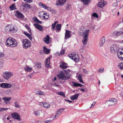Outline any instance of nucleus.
I'll return each mask as SVG.
<instances>
[{
  "label": "nucleus",
  "instance_id": "nucleus-1",
  "mask_svg": "<svg viewBox=\"0 0 123 123\" xmlns=\"http://www.w3.org/2000/svg\"><path fill=\"white\" fill-rule=\"evenodd\" d=\"M85 27L84 26L80 27L79 32L80 34L83 37L82 41L83 43L84 44H87L88 40L89 33L90 32L89 29L85 30Z\"/></svg>",
  "mask_w": 123,
  "mask_h": 123
},
{
  "label": "nucleus",
  "instance_id": "nucleus-2",
  "mask_svg": "<svg viewBox=\"0 0 123 123\" xmlns=\"http://www.w3.org/2000/svg\"><path fill=\"white\" fill-rule=\"evenodd\" d=\"M71 70L69 69L63 70L59 74V78L63 80H66L69 78L71 76L70 73Z\"/></svg>",
  "mask_w": 123,
  "mask_h": 123
},
{
  "label": "nucleus",
  "instance_id": "nucleus-3",
  "mask_svg": "<svg viewBox=\"0 0 123 123\" xmlns=\"http://www.w3.org/2000/svg\"><path fill=\"white\" fill-rule=\"evenodd\" d=\"M6 43L7 46L11 47H15L18 45L17 41L11 37H9L7 38Z\"/></svg>",
  "mask_w": 123,
  "mask_h": 123
},
{
  "label": "nucleus",
  "instance_id": "nucleus-4",
  "mask_svg": "<svg viewBox=\"0 0 123 123\" xmlns=\"http://www.w3.org/2000/svg\"><path fill=\"white\" fill-rule=\"evenodd\" d=\"M22 43L23 47L24 48L27 49L31 46L30 41L27 39H23Z\"/></svg>",
  "mask_w": 123,
  "mask_h": 123
},
{
  "label": "nucleus",
  "instance_id": "nucleus-5",
  "mask_svg": "<svg viewBox=\"0 0 123 123\" xmlns=\"http://www.w3.org/2000/svg\"><path fill=\"white\" fill-rule=\"evenodd\" d=\"M68 56L71 59L74 61L77 62L79 60L78 55L76 53L72 52Z\"/></svg>",
  "mask_w": 123,
  "mask_h": 123
},
{
  "label": "nucleus",
  "instance_id": "nucleus-6",
  "mask_svg": "<svg viewBox=\"0 0 123 123\" xmlns=\"http://www.w3.org/2000/svg\"><path fill=\"white\" fill-rule=\"evenodd\" d=\"M119 46L115 44L111 45L110 48L111 51L113 54L116 53L119 51Z\"/></svg>",
  "mask_w": 123,
  "mask_h": 123
},
{
  "label": "nucleus",
  "instance_id": "nucleus-7",
  "mask_svg": "<svg viewBox=\"0 0 123 123\" xmlns=\"http://www.w3.org/2000/svg\"><path fill=\"white\" fill-rule=\"evenodd\" d=\"M117 102V100L115 98H111L106 101L105 104L108 106H111L116 104Z\"/></svg>",
  "mask_w": 123,
  "mask_h": 123
},
{
  "label": "nucleus",
  "instance_id": "nucleus-8",
  "mask_svg": "<svg viewBox=\"0 0 123 123\" xmlns=\"http://www.w3.org/2000/svg\"><path fill=\"white\" fill-rule=\"evenodd\" d=\"M13 75V73L11 72H6L3 74V77L6 80L8 79Z\"/></svg>",
  "mask_w": 123,
  "mask_h": 123
},
{
  "label": "nucleus",
  "instance_id": "nucleus-9",
  "mask_svg": "<svg viewBox=\"0 0 123 123\" xmlns=\"http://www.w3.org/2000/svg\"><path fill=\"white\" fill-rule=\"evenodd\" d=\"M65 109L64 108H61L59 109L58 111H57V113L56 115L55 116L52 118H51L52 119V120H51V121L52 120H55V119L56 118H58V117L60 116V115L61 114V112L60 111L61 110H62V111H63Z\"/></svg>",
  "mask_w": 123,
  "mask_h": 123
},
{
  "label": "nucleus",
  "instance_id": "nucleus-10",
  "mask_svg": "<svg viewBox=\"0 0 123 123\" xmlns=\"http://www.w3.org/2000/svg\"><path fill=\"white\" fill-rule=\"evenodd\" d=\"M11 115L13 118L18 120H20V116L19 114L17 113H12Z\"/></svg>",
  "mask_w": 123,
  "mask_h": 123
},
{
  "label": "nucleus",
  "instance_id": "nucleus-11",
  "mask_svg": "<svg viewBox=\"0 0 123 123\" xmlns=\"http://www.w3.org/2000/svg\"><path fill=\"white\" fill-rule=\"evenodd\" d=\"M11 86V85L8 83H3L0 84V86L2 88H9Z\"/></svg>",
  "mask_w": 123,
  "mask_h": 123
},
{
  "label": "nucleus",
  "instance_id": "nucleus-12",
  "mask_svg": "<svg viewBox=\"0 0 123 123\" xmlns=\"http://www.w3.org/2000/svg\"><path fill=\"white\" fill-rule=\"evenodd\" d=\"M66 0H58L56 1V5L59 6L64 5L66 2Z\"/></svg>",
  "mask_w": 123,
  "mask_h": 123
},
{
  "label": "nucleus",
  "instance_id": "nucleus-13",
  "mask_svg": "<svg viewBox=\"0 0 123 123\" xmlns=\"http://www.w3.org/2000/svg\"><path fill=\"white\" fill-rule=\"evenodd\" d=\"M70 32H71L69 30H66V32L65 33V39L67 40L71 36V35L70 34Z\"/></svg>",
  "mask_w": 123,
  "mask_h": 123
},
{
  "label": "nucleus",
  "instance_id": "nucleus-14",
  "mask_svg": "<svg viewBox=\"0 0 123 123\" xmlns=\"http://www.w3.org/2000/svg\"><path fill=\"white\" fill-rule=\"evenodd\" d=\"M105 37H104L101 38L99 43V47L102 46L103 44L105 43Z\"/></svg>",
  "mask_w": 123,
  "mask_h": 123
},
{
  "label": "nucleus",
  "instance_id": "nucleus-15",
  "mask_svg": "<svg viewBox=\"0 0 123 123\" xmlns=\"http://www.w3.org/2000/svg\"><path fill=\"white\" fill-rule=\"evenodd\" d=\"M11 98L10 97H4L2 98V99L4 100V102L6 104H7L8 103H10L9 101L11 100Z\"/></svg>",
  "mask_w": 123,
  "mask_h": 123
},
{
  "label": "nucleus",
  "instance_id": "nucleus-16",
  "mask_svg": "<svg viewBox=\"0 0 123 123\" xmlns=\"http://www.w3.org/2000/svg\"><path fill=\"white\" fill-rule=\"evenodd\" d=\"M15 15L19 18H22L24 17V16L23 14L20 12L18 11H17Z\"/></svg>",
  "mask_w": 123,
  "mask_h": 123
},
{
  "label": "nucleus",
  "instance_id": "nucleus-17",
  "mask_svg": "<svg viewBox=\"0 0 123 123\" xmlns=\"http://www.w3.org/2000/svg\"><path fill=\"white\" fill-rule=\"evenodd\" d=\"M43 40L47 44H48L51 42L50 41L49 37L48 35H46L45 37L44 38Z\"/></svg>",
  "mask_w": 123,
  "mask_h": 123
},
{
  "label": "nucleus",
  "instance_id": "nucleus-18",
  "mask_svg": "<svg viewBox=\"0 0 123 123\" xmlns=\"http://www.w3.org/2000/svg\"><path fill=\"white\" fill-rule=\"evenodd\" d=\"M41 15L42 16V14H46V16H42L43 18L44 19H48L49 18V14H47V13L44 11H41L40 12Z\"/></svg>",
  "mask_w": 123,
  "mask_h": 123
},
{
  "label": "nucleus",
  "instance_id": "nucleus-19",
  "mask_svg": "<svg viewBox=\"0 0 123 123\" xmlns=\"http://www.w3.org/2000/svg\"><path fill=\"white\" fill-rule=\"evenodd\" d=\"M106 2L104 0H101L100 1L98 2V6L101 8H102L106 4Z\"/></svg>",
  "mask_w": 123,
  "mask_h": 123
},
{
  "label": "nucleus",
  "instance_id": "nucleus-20",
  "mask_svg": "<svg viewBox=\"0 0 123 123\" xmlns=\"http://www.w3.org/2000/svg\"><path fill=\"white\" fill-rule=\"evenodd\" d=\"M38 4L39 6L47 10H48L49 7L47 6L46 5L43 4L41 2L39 3Z\"/></svg>",
  "mask_w": 123,
  "mask_h": 123
},
{
  "label": "nucleus",
  "instance_id": "nucleus-21",
  "mask_svg": "<svg viewBox=\"0 0 123 123\" xmlns=\"http://www.w3.org/2000/svg\"><path fill=\"white\" fill-rule=\"evenodd\" d=\"M34 26L37 29L40 31H42L43 29V27L40 25L34 24Z\"/></svg>",
  "mask_w": 123,
  "mask_h": 123
},
{
  "label": "nucleus",
  "instance_id": "nucleus-22",
  "mask_svg": "<svg viewBox=\"0 0 123 123\" xmlns=\"http://www.w3.org/2000/svg\"><path fill=\"white\" fill-rule=\"evenodd\" d=\"M79 95V94L77 93L74 95L70 97L71 99L73 100H76L78 98Z\"/></svg>",
  "mask_w": 123,
  "mask_h": 123
},
{
  "label": "nucleus",
  "instance_id": "nucleus-23",
  "mask_svg": "<svg viewBox=\"0 0 123 123\" xmlns=\"http://www.w3.org/2000/svg\"><path fill=\"white\" fill-rule=\"evenodd\" d=\"M72 83L73 84V86H74L81 87L83 86V85L77 83L75 82L72 81Z\"/></svg>",
  "mask_w": 123,
  "mask_h": 123
},
{
  "label": "nucleus",
  "instance_id": "nucleus-24",
  "mask_svg": "<svg viewBox=\"0 0 123 123\" xmlns=\"http://www.w3.org/2000/svg\"><path fill=\"white\" fill-rule=\"evenodd\" d=\"M50 64V57H49L46 59L45 62L46 67H49Z\"/></svg>",
  "mask_w": 123,
  "mask_h": 123
},
{
  "label": "nucleus",
  "instance_id": "nucleus-25",
  "mask_svg": "<svg viewBox=\"0 0 123 123\" xmlns=\"http://www.w3.org/2000/svg\"><path fill=\"white\" fill-rule=\"evenodd\" d=\"M10 26H9V25L8 26H6L5 28V30L6 32H11V27H10Z\"/></svg>",
  "mask_w": 123,
  "mask_h": 123
},
{
  "label": "nucleus",
  "instance_id": "nucleus-26",
  "mask_svg": "<svg viewBox=\"0 0 123 123\" xmlns=\"http://www.w3.org/2000/svg\"><path fill=\"white\" fill-rule=\"evenodd\" d=\"M67 64L66 63H63L60 65V67L62 69H65L68 67Z\"/></svg>",
  "mask_w": 123,
  "mask_h": 123
},
{
  "label": "nucleus",
  "instance_id": "nucleus-27",
  "mask_svg": "<svg viewBox=\"0 0 123 123\" xmlns=\"http://www.w3.org/2000/svg\"><path fill=\"white\" fill-rule=\"evenodd\" d=\"M81 1L85 5H87L90 2V0H81Z\"/></svg>",
  "mask_w": 123,
  "mask_h": 123
},
{
  "label": "nucleus",
  "instance_id": "nucleus-28",
  "mask_svg": "<svg viewBox=\"0 0 123 123\" xmlns=\"http://www.w3.org/2000/svg\"><path fill=\"white\" fill-rule=\"evenodd\" d=\"M61 25L60 24H57L56 26V28L55 29V31H58L61 29Z\"/></svg>",
  "mask_w": 123,
  "mask_h": 123
},
{
  "label": "nucleus",
  "instance_id": "nucleus-29",
  "mask_svg": "<svg viewBox=\"0 0 123 123\" xmlns=\"http://www.w3.org/2000/svg\"><path fill=\"white\" fill-rule=\"evenodd\" d=\"M24 69L27 72H31L32 70V68L28 66H26Z\"/></svg>",
  "mask_w": 123,
  "mask_h": 123
},
{
  "label": "nucleus",
  "instance_id": "nucleus-30",
  "mask_svg": "<svg viewBox=\"0 0 123 123\" xmlns=\"http://www.w3.org/2000/svg\"><path fill=\"white\" fill-rule=\"evenodd\" d=\"M44 93L43 92L41 91H37L36 92V94L38 95H44Z\"/></svg>",
  "mask_w": 123,
  "mask_h": 123
},
{
  "label": "nucleus",
  "instance_id": "nucleus-31",
  "mask_svg": "<svg viewBox=\"0 0 123 123\" xmlns=\"http://www.w3.org/2000/svg\"><path fill=\"white\" fill-rule=\"evenodd\" d=\"M17 31V28L16 27H13L11 28V32L15 33Z\"/></svg>",
  "mask_w": 123,
  "mask_h": 123
},
{
  "label": "nucleus",
  "instance_id": "nucleus-32",
  "mask_svg": "<svg viewBox=\"0 0 123 123\" xmlns=\"http://www.w3.org/2000/svg\"><path fill=\"white\" fill-rule=\"evenodd\" d=\"M43 107L46 108H48L50 107V105L48 103L46 102L44 103Z\"/></svg>",
  "mask_w": 123,
  "mask_h": 123
},
{
  "label": "nucleus",
  "instance_id": "nucleus-33",
  "mask_svg": "<svg viewBox=\"0 0 123 123\" xmlns=\"http://www.w3.org/2000/svg\"><path fill=\"white\" fill-rule=\"evenodd\" d=\"M15 4H14L12 5L9 7L10 8V10H15L16 8L15 7Z\"/></svg>",
  "mask_w": 123,
  "mask_h": 123
},
{
  "label": "nucleus",
  "instance_id": "nucleus-34",
  "mask_svg": "<svg viewBox=\"0 0 123 123\" xmlns=\"http://www.w3.org/2000/svg\"><path fill=\"white\" fill-rule=\"evenodd\" d=\"M57 94L58 95L63 97H65V94L63 92H58Z\"/></svg>",
  "mask_w": 123,
  "mask_h": 123
},
{
  "label": "nucleus",
  "instance_id": "nucleus-35",
  "mask_svg": "<svg viewBox=\"0 0 123 123\" xmlns=\"http://www.w3.org/2000/svg\"><path fill=\"white\" fill-rule=\"evenodd\" d=\"M48 10L51 12L52 13H55L56 12V11H55V10L50 7H49Z\"/></svg>",
  "mask_w": 123,
  "mask_h": 123
},
{
  "label": "nucleus",
  "instance_id": "nucleus-36",
  "mask_svg": "<svg viewBox=\"0 0 123 123\" xmlns=\"http://www.w3.org/2000/svg\"><path fill=\"white\" fill-rule=\"evenodd\" d=\"M113 34L115 36H118L121 34L119 31H115L113 32Z\"/></svg>",
  "mask_w": 123,
  "mask_h": 123
},
{
  "label": "nucleus",
  "instance_id": "nucleus-37",
  "mask_svg": "<svg viewBox=\"0 0 123 123\" xmlns=\"http://www.w3.org/2000/svg\"><path fill=\"white\" fill-rule=\"evenodd\" d=\"M24 6L25 7H27L29 9H31V8L32 7L31 5L27 3H25V4Z\"/></svg>",
  "mask_w": 123,
  "mask_h": 123
},
{
  "label": "nucleus",
  "instance_id": "nucleus-38",
  "mask_svg": "<svg viewBox=\"0 0 123 123\" xmlns=\"http://www.w3.org/2000/svg\"><path fill=\"white\" fill-rule=\"evenodd\" d=\"M119 68L120 69H123V63H120L118 65Z\"/></svg>",
  "mask_w": 123,
  "mask_h": 123
},
{
  "label": "nucleus",
  "instance_id": "nucleus-39",
  "mask_svg": "<svg viewBox=\"0 0 123 123\" xmlns=\"http://www.w3.org/2000/svg\"><path fill=\"white\" fill-rule=\"evenodd\" d=\"M117 55L118 57H119V56H120L121 55L123 54V52L121 51H118L117 52Z\"/></svg>",
  "mask_w": 123,
  "mask_h": 123
},
{
  "label": "nucleus",
  "instance_id": "nucleus-40",
  "mask_svg": "<svg viewBox=\"0 0 123 123\" xmlns=\"http://www.w3.org/2000/svg\"><path fill=\"white\" fill-rule=\"evenodd\" d=\"M34 114L36 116H39L40 114V112L39 111H35L34 112Z\"/></svg>",
  "mask_w": 123,
  "mask_h": 123
},
{
  "label": "nucleus",
  "instance_id": "nucleus-41",
  "mask_svg": "<svg viewBox=\"0 0 123 123\" xmlns=\"http://www.w3.org/2000/svg\"><path fill=\"white\" fill-rule=\"evenodd\" d=\"M3 61L0 59V69L1 68L3 67Z\"/></svg>",
  "mask_w": 123,
  "mask_h": 123
},
{
  "label": "nucleus",
  "instance_id": "nucleus-42",
  "mask_svg": "<svg viewBox=\"0 0 123 123\" xmlns=\"http://www.w3.org/2000/svg\"><path fill=\"white\" fill-rule=\"evenodd\" d=\"M93 17H96V18H98V15L96 13H94L92 15Z\"/></svg>",
  "mask_w": 123,
  "mask_h": 123
},
{
  "label": "nucleus",
  "instance_id": "nucleus-43",
  "mask_svg": "<svg viewBox=\"0 0 123 123\" xmlns=\"http://www.w3.org/2000/svg\"><path fill=\"white\" fill-rule=\"evenodd\" d=\"M33 21L37 23L38 19L36 17H34L33 18Z\"/></svg>",
  "mask_w": 123,
  "mask_h": 123
},
{
  "label": "nucleus",
  "instance_id": "nucleus-44",
  "mask_svg": "<svg viewBox=\"0 0 123 123\" xmlns=\"http://www.w3.org/2000/svg\"><path fill=\"white\" fill-rule=\"evenodd\" d=\"M56 26V25L53 24L52 25V31H53L55 30V28Z\"/></svg>",
  "mask_w": 123,
  "mask_h": 123
},
{
  "label": "nucleus",
  "instance_id": "nucleus-45",
  "mask_svg": "<svg viewBox=\"0 0 123 123\" xmlns=\"http://www.w3.org/2000/svg\"><path fill=\"white\" fill-rule=\"evenodd\" d=\"M43 51L46 54H48L50 50L47 49Z\"/></svg>",
  "mask_w": 123,
  "mask_h": 123
},
{
  "label": "nucleus",
  "instance_id": "nucleus-46",
  "mask_svg": "<svg viewBox=\"0 0 123 123\" xmlns=\"http://www.w3.org/2000/svg\"><path fill=\"white\" fill-rule=\"evenodd\" d=\"M8 109L7 108H0V112L1 111H4Z\"/></svg>",
  "mask_w": 123,
  "mask_h": 123
},
{
  "label": "nucleus",
  "instance_id": "nucleus-47",
  "mask_svg": "<svg viewBox=\"0 0 123 123\" xmlns=\"http://www.w3.org/2000/svg\"><path fill=\"white\" fill-rule=\"evenodd\" d=\"M15 105V106L16 107L19 108L20 107L19 105L18 104L17 102H16L14 103Z\"/></svg>",
  "mask_w": 123,
  "mask_h": 123
},
{
  "label": "nucleus",
  "instance_id": "nucleus-48",
  "mask_svg": "<svg viewBox=\"0 0 123 123\" xmlns=\"http://www.w3.org/2000/svg\"><path fill=\"white\" fill-rule=\"evenodd\" d=\"M104 70V69L103 68H100L99 70L98 71L99 73H102V72H103Z\"/></svg>",
  "mask_w": 123,
  "mask_h": 123
},
{
  "label": "nucleus",
  "instance_id": "nucleus-49",
  "mask_svg": "<svg viewBox=\"0 0 123 123\" xmlns=\"http://www.w3.org/2000/svg\"><path fill=\"white\" fill-rule=\"evenodd\" d=\"M118 57L120 60H123V54L120 55V56H119V57Z\"/></svg>",
  "mask_w": 123,
  "mask_h": 123
},
{
  "label": "nucleus",
  "instance_id": "nucleus-50",
  "mask_svg": "<svg viewBox=\"0 0 123 123\" xmlns=\"http://www.w3.org/2000/svg\"><path fill=\"white\" fill-rule=\"evenodd\" d=\"M4 54L2 52H0V57H2L4 56Z\"/></svg>",
  "mask_w": 123,
  "mask_h": 123
},
{
  "label": "nucleus",
  "instance_id": "nucleus-51",
  "mask_svg": "<svg viewBox=\"0 0 123 123\" xmlns=\"http://www.w3.org/2000/svg\"><path fill=\"white\" fill-rule=\"evenodd\" d=\"M82 70L83 72L86 74H87L88 73V71L86 70L85 69V68H83L82 69Z\"/></svg>",
  "mask_w": 123,
  "mask_h": 123
},
{
  "label": "nucleus",
  "instance_id": "nucleus-52",
  "mask_svg": "<svg viewBox=\"0 0 123 123\" xmlns=\"http://www.w3.org/2000/svg\"><path fill=\"white\" fill-rule=\"evenodd\" d=\"M26 2H27L28 3H30L32 2L33 1V0H24Z\"/></svg>",
  "mask_w": 123,
  "mask_h": 123
},
{
  "label": "nucleus",
  "instance_id": "nucleus-53",
  "mask_svg": "<svg viewBox=\"0 0 123 123\" xmlns=\"http://www.w3.org/2000/svg\"><path fill=\"white\" fill-rule=\"evenodd\" d=\"M82 75H81V74H80V75H79L78 78V80L79 79H81L82 78Z\"/></svg>",
  "mask_w": 123,
  "mask_h": 123
},
{
  "label": "nucleus",
  "instance_id": "nucleus-54",
  "mask_svg": "<svg viewBox=\"0 0 123 123\" xmlns=\"http://www.w3.org/2000/svg\"><path fill=\"white\" fill-rule=\"evenodd\" d=\"M65 51L64 50H62L60 52V53L61 54H63L65 53Z\"/></svg>",
  "mask_w": 123,
  "mask_h": 123
},
{
  "label": "nucleus",
  "instance_id": "nucleus-55",
  "mask_svg": "<svg viewBox=\"0 0 123 123\" xmlns=\"http://www.w3.org/2000/svg\"><path fill=\"white\" fill-rule=\"evenodd\" d=\"M120 31H119V32L120 33V34H122L123 33V28H121L120 29Z\"/></svg>",
  "mask_w": 123,
  "mask_h": 123
},
{
  "label": "nucleus",
  "instance_id": "nucleus-56",
  "mask_svg": "<svg viewBox=\"0 0 123 123\" xmlns=\"http://www.w3.org/2000/svg\"><path fill=\"white\" fill-rule=\"evenodd\" d=\"M78 80H79L80 82V83H84V82L83 81L82 78L79 79Z\"/></svg>",
  "mask_w": 123,
  "mask_h": 123
},
{
  "label": "nucleus",
  "instance_id": "nucleus-57",
  "mask_svg": "<svg viewBox=\"0 0 123 123\" xmlns=\"http://www.w3.org/2000/svg\"><path fill=\"white\" fill-rule=\"evenodd\" d=\"M78 80H79L80 82V83H84V82L83 81L82 78L79 79Z\"/></svg>",
  "mask_w": 123,
  "mask_h": 123
},
{
  "label": "nucleus",
  "instance_id": "nucleus-58",
  "mask_svg": "<svg viewBox=\"0 0 123 123\" xmlns=\"http://www.w3.org/2000/svg\"><path fill=\"white\" fill-rule=\"evenodd\" d=\"M33 74V73L31 74H30L28 75V76L30 78H31Z\"/></svg>",
  "mask_w": 123,
  "mask_h": 123
},
{
  "label": "nucleus",
  "instance_id": "nucleus-59",
  "mask_svg": "<svg viewBox=\"0 0 123 123\" xmlns=\"http://www.w3.org/2000/svg\"><path fill=\"white\" fill-rule=\"evenodd\" d=\"M118 5L117 2H115L113 4L112 6H116Z\"/></svg>",
  "mask_w": 123,
  "mask_h": 123
},
{
  "label": "nucleus",
  "instance_id": "nucleus-60",
  "mask_svg": "<svg viewBox=\"0 0 123 123\" xmlns=\"http://www.w3.org/2000/svg\"><path fill=\"white\" fill-rule=\"evenodd\" d=\"M44 104V103H43V102H40L39 104V105L41 106L42 107H43Z\"/></svg>",
  "mask_w": 123,
  "mask_h": 123
},
{
  "label": "nucleus",
  "instance_id": "nucleus-61",
  "mask_svg": "<svg viewBox=\"0 0 123 123\" xmlns=\"http://www.w3.org/2000/svg\"><path fill=\"white\" fill-rule=\"evenodd\" d=\"M24 34L27 37H28L30 34L28 33H27L26 32H24Z\"/></svg>",
  "mask_w": 123,
  "mask_h": 123
},
{
  "label": "nucleus",
  "instance_id": "nucleus-62",
  "mask_svg": "<svg viewBox=\"0 0 123 123\" xmlns=\"http://www.w3.org/2000/svg\"><path fill=\"white\" fill-rule=\"evenodd\" d=\"M35 66H36L38 68L40 66V64L37 63L35 64Z\"/></svg>",
  "mask_w": 123,
  "mask_h": 123
},
{
  "label": "nucleus",
  "instance_id": "nucleus-63",
  "mask_svg": "<svg viewBox=\"0 0 123 123\" xmlns=\"http://www.w3.org/2000/svg\"><path fill=\"white\" fill-rule=\"evenodd\" d=\"M96 103V102H93V103L92 104L91 107H90V108H91L92 107V106H93Z\"/></svg>",
  "mask_w": 123,
  "mask_h": 123
},
{
  "label": "nucleus",
  "instance_id": "nucleus-64",
  "mask_svg": "<svg viewBox=\"0 0 123 123\" xmlns=\"http://www.w3.org/2000/svg\"><path fill=\"white\" fill-rule=\"evenodd\" d=\"M25 27L27 29V30L30 29V27L28 25H25Z\"/></svg>",
  "mask_w": 123,
  "mask_h": 123
}]
</instances>
